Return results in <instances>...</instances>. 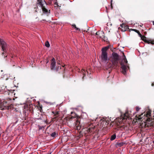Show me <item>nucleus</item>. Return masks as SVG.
Here are the masks:
<instances>
[{
	"mask_svg": "<svg viewBox=\"0 0 154 154\" xmlns=\"http://www.w3.org/2000/svg\"><path fill=\"white\" fill-rule=\"evenodd\" d=\"M123 59L121 63V65L122 66V72L123 74L125 75L126 71L129 69V67L127 63L128 61L124 55V53H123Z\"/></svg>",
	"mask_w": 154,
	"mask_h": 154,
	"instance_id": "1",
	"label": "nucleus"
},
{
	"mask_svg": "<svg viewBox=\"0 0 154 154\" xmlns=\"http://www.w3.org/2000/svg\"><path fill=\"white\" fill-rule=\"evenodd\" d=\"M109 47H106L102 48L101 59L102 61L106 62L108 60L107 53V50L109 49Z\"/></svg>",
	"mask_w": 154,
	"mask_h": 154,
	"instance_id": "2",
	"label": "nucleus"
},
{
	"mask_svg": "<svg viewBox=\"0 0 154 154\" xmlns=\"http://www.w3.org/2000/svg\"><path fill=\"white\" fill-rule=\"evenodd\" d=\"M119 60V56L118 54L116 53L113 52L112 53L111 60L113 65L117 66Z\"/></svg>",
	"mask_w": 154,
	"mask_h": 154,
	"instance_id": "3",
	"label": "nucleus"
},
{
	"mask_svg": "<svg viewBox=\"0 0 154 154\" xmlns=\"http://www.w3.org/2000/svg\"><path fill=\"white\" fill-rule=\"evenodd\" d=\"M37 4L40 5L44 13H47L48 12V10L44 6V4H46L45 0H37Z\"/></svg>",
	"mask_w": 154,
	"mask_h": 154,
	"instance_id": "4",
	"label": "nucleus"
},
{
	"mask_svg": "<svg viewBox=\"0 0 154 154\" xmlns=\"http://www.w3.org/2000/svg\"><path fill=\"white\" fill-rule=\"evenodd\" d=\"M151 111L148 110L147 111L146 113H145L143 115V116L141 117L143 115V113H142L141 115L139 116V117L138 118V120H141L142 119H145V120H147V119L146 118H148L150 117L151 116Z\"/></svg>",
	"mask_w": 154,
	"mask_h": 154,
	"instance_id": "5",
	"label": "nucleus"
},
{
	"mask_svg": "<svg viewBox=\"0 0 154 154\" xmlns=\"http://www.w3.org/2000/svg\"><path fill=\"white\" fill-rule=\"evenodd\" d=\"M0 45H1L2 50L4 52H6L7 49V45L6 43L2 39H0Z\"/></svg>",
	"mask_w": 154,
	"mask_h": 154,
	"instance_id": "6",
	"label": "nucleus"
},
{
	"mask_svg": "<svg viewBox=\"0 0 154 154\" xmlns=\"http://www.w3.org/2000/svg\"><path fill=\"white\" fill-rule=\"evenodd\" d=\"M96 34L97 35H98L100 38L105 41H106L107 40V38L105 36L104 32L103 31H100L97 32Z\"/></svg>",
	"mask_w": 154,
	"mask_h": 154,
	"instance_id": "7",
	"label": "nucleus"
},
{
	"mask_svg": "<svg viewBox=\"0 0 154 154\" xmlns=\"http://www.w3.org/2000/svg\"><path fill=\"white\" fill-rule=\"evenodd\" d=\"M89 125L87 127V129L88 132H91L94 130L95 126L91 124H88Z\"/></svg>",
	"mask_w": 154,
	"mask_h": 154,
	"instance_id": "8",
	"label": "nucleus"
},
{
	"mask_svg": "<svg viewBox=\"0 0 154 154\" xmlns=\"http://www.w3.org/2000/svg\"><path fill=\"white\" fill-rule=\"evenodd\" d=\"M56 61L55 59L53 58L52 59L51 61V67L52 70H55V69Z\"/></svg>",
	"mask_w": 154,
	"mask_h": 154,
	"instance_id": "9",
	"label": "nucleus"
},
{
	"mask_svg": "<svg viewBox=\"0 0 154 154\" xmlns=\"http://www.w3.org/2000/svg\"><path fill=\"white\" fill-rule=\"evenodd\" d=\"M6 103H0V108H2V109H8L9 107L6 105Z\"/></svg>",
	"mask_w": 154,
	"mask_h": 154,
	"instance_id": "10",
	"label": "nucleus"
},
{
	"mask_svg": "<svg viewBox=\"0 0 154 154\" xmlns=\"http://www.w3.org/2000/svg\"><path fill=\"white\" fill-rule=\"evenodd\" d=\"M80 122L78 121H76V127H78V128L77 129H80V127H79L81 126L80 125Z\"/></svg>",
	"mask_w": 154,
	"mask_h": 154,
	"instance_id": "11",
	"label": "nucleus"
},
{
	"mask_svg": "<svg viewBox=\"0 0 154 154\" xmlns=\"http://www.w3.org/2000/svg\"><path fill=\"white\" fill-rule=\"evenodd\" d=\"M116 138V135L115 134L112 135L110 138L111 140H114Z\"/></svg>",
	"mask_w": 154,
	"mask_h": 154,
	"instance_id": "12",
	"label": "nucleus"
},
{
	"mask_svg": "<svg viewBox=\"0 0 154 154\" xmlns=\"http://www.w3.org/2000/svg\"><path fill=\"white\" fill-rule=\"evenodd\" d=\"M128 116L127 115V113H126L124 114V117H122V120H125V119H126L127 118H128Z\"/></svg>",
	"mask_w": 154,
	"mask_h": 154,
	"instance_id": "13",
	"label": "nucleus"
},
{
	"mask_svg": "<svg viewBox=\"0 0 154 154\" xmlns=\"http://www.w3.org/2000/svg\"><path fill=\"white\" fill-rule=\"evenodd\" d=\"M109 68H111L112 67L113 68H116V67H116V66H115L114 65H113V64H111L110 63L109 65H108V66Z\"/></svg>",
	"mask_w": 154,
	"mask_h": 154,
	"instance_id": "14",
	"label": "nucleus"
},
{
	"mask_svg": "<svg viewBox=\"0 0 154 154\" xmlns=\"http://www.w3.org/2000/svg\"><path fill=\"white\" fill-rule=\"evenodd\" d=\"M45 46L48 47V48L50 46V44H49V42H48V41H46V42H45Z\"/></svg>",
	"mask_w": 154,
	"mask_h": 154,
	"instance_id": "15",
	"label": "nucleus"
},
{
	"mask_svg": "<svg viewBox=\"0 0 154 154\" xmlns=\"http://www.w3.org/2000/svg\"><path fill=\"white\" fill-rule=\"evenodd\" d=\"M51 136L52 137H54L56 136L57 134L55 132H54L51 134Z\"/></svg>",
	"mask_w": 154,
	"mask_h": 154,
	"instance_id": "16",
	"label": "nucleus"
},
{
	"mask_svg": "<svg viewBox=\"0 0 154 154\" xmlns=\"http://www.w3.org/2000/svg\"><path fill=\"white\" fill-rule=\"evenodd\" d=\"M72 26L76 30H80V29L79 28H77V27H76L75 24L73 25Z\"/></svg>",
	"mask_w": 154,
	"mask_h": 154,
	"instance_id": "17",
	"label": "nucleus"
},
{
	"mask_svg": "<svg viewBox=\"0 0 154 154\" xmlns=\"http://www.w3.org/2000/svg\"><path fill=\"white\" fill-rule=\"evenodd\" d=\"M137 34H138L139 36L142 39V38L143 37V36L142 35L140 34V32L139 31L138 32H137Z\"/></svg>",
	"mask_w": 154,
	"mask_h": 154,
	"instance_id": "18",
	"label": "nucleus"
},
{
	"mask_svg": "<svg viewBox=\"0 0 154 154\" xmlns=\"http://www.w3.org/2000/svg\"><path fill=\"white\" fill-rule=\"evenodd\" d=\"M85 71L84 69H83L82 70L81 73L83 74L84 76L85 75Z\"/></svg>",
	"mask_w": 154,
	"mask_h": 154,
	"instance_id": "19",
	"label": "nucleus"
},
{
	"mask_svg": "<svg viewBox=\"0 0 154 154\" xmlns=\"http://www.w3.org/2000/svg\"><path fill=\"white\" fill-rule=\"evenodd\" d=\"M131 30L132 31H134L135 32H137H137H138L139 31L137 30V29H131Z\"/></svg>",
	"mask_w": 154,
	"mask_h": 154,
	"instance_id": "20",
	"label": "nucleus"
},
{
	"mask_svg": "<svg viewBox=\"0 0 154 154\" xmlns=\"http://www.w3.org/2000/svg\"><path fill=\"white\" fill-rule=\"evenodd\" d=\"M140 109V108L139 107L137 106L136 107V109L137 111H139Z\"/></svg>",
	"mask_w": 154,
	"mask_h": 154,
	"instance_id": "21",
	"label": "nucleus"
},
{
	"mask_svg": "<svg viewBox=\"0 0 154 154\" xmlns=\"http://www.w3.org/2000/svg\"><path fill=\"white\" fill-rule=\"evenodd\" d=\"M152 44H154V41H151L149 42Z\"/></svg>",
	"mask_w": 154,
	"mask_h": 154,
	"instance_id": "22",
	"label": "nucleus"
},
{
	"mask_svg": "<svg viewBox=\"0 0 154 154\" xmlns=\"http://www.w3.org/2000/svg\"><path fill=\"white\" fill-rule=\"evenodd\" d=\"M39 129L40 130L42 129L43 128H44V126H42V127H41L40 126H39Z\"/></svg>",
	"mask_w": 154,
	"mask_h": 154,
	"instance_id": "23",
	"label": "nucleus"
},
{
	"mask_svg": "<svg viewBox=\"0 0 154 154\" xmlns=\"http://www.w3.org/2000/svg\"><path fill=\"white\" fill-rule=\"evenodd\" d=\"M120 26L122 27H123L124 26H125V25L124 24H122L120 25Z\"/></svg>",
	"mask_w": 154,
	"mask_h": 154,
	"instance_id": "24",
	"label": "nucleus"
},
{
	"mask_svg": "<svg viewBox=\"0 0 154 154\" xmlns=\"http://www.w3.org/2000/svg\"><path fill=\"white\" fill-rule=\"evenodd\" d=\"M52 1V0H50L49 2V4H51V2Z\"/></svg>",
	"mask_w": 154,
	"mask_h": 154,
	"instance_id": "25",
	"label": "nucleus"
},
{
	"mask_svg": "<svg viewBox=\"0 0 154 154\" xmlns=\"http://www.w3.org/2000/svg\"><path fill=\"white\" fill-rule=\"evenodd\" d=\"M55 4L56 5H57V2H55Z\"/></svg>",
	"mask_w": 154,
	"mask_h": 154,
	"instance_id": "26",
	"label": "nucleus"
},
{
	"mask_svg": "<svg viewBox=\"0 0 154 154\" xmlns=\"http://www.w3.org/2000/svg\"><path fill=\"white\" fill-rule=\"evenodd\" d=\"M153 24L154 25V21L153 22Z\"/></svg>",
	"mask_w": 154,
	"mask_h": 154,
	"instance_id": "27",
	"label": "nucleus"
},
{
	"mask_svg": "<svg viewBox=\"0 0 154 154\" xmlns=\"http://www.w3.org/2000/svg\"><path fill=\"white\" fill-rule=\"evenodd\" d=\"M153 143H154V140L153 141Z\"/></svg>",
	"mask_w": 154,
	"mask_h": 154,
	"instance_id": "28",
	"label": "nucleus"
},
{
	"mask_svg": "<svg viewBox=\"0 0 154 154\" xmlns=\"http://www.w3.org/2000/svg\"><path fill=\"white\" fill-rule=\"evenodd\" d=\"M48 60L47 62L48 63Z\"/></svg>",
	"mask_w": 154,
	"mask_h": 154,
	"instance_id": "29",
	"label": "nucleus"
},
{
	"mask_svg": "<svg viewBox=\"0 0 154 154\" xmlns=\"http://www.w3.org/2000/svg\"><path fill=\"white\" fill-rule=\"evenodd\" d=\"M71 114H72V112H71Z\"/></svg>",
	"mask_w": 154,
	"mask_h": 154,
	"instance_id": "30",
	"label": "nucleus"
}]
</instances>
